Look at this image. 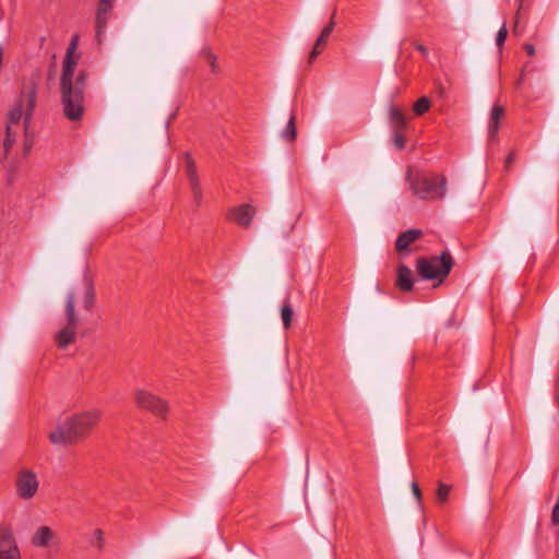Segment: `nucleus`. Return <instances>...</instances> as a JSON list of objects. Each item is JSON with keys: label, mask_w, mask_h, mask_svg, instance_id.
Instances as JSON below:
<instances>
[{"label": "nucleus", "mask_w": 559, "mask_h": 559, "mask_svg": "<svg viewBox=\"0 0 559 559\" xmlns=\"http://www.w3.org/2000/svg\"><path fill=\"white\" fill-rule=\"evenodd\" d=\"M103 412L98 408L82 411L59 421L49 432L48 439L55 445H72L85 440L97 427Z\"/></svg>", "instance_id": "f257e3e1"}, {"label": "nucleus", "mask_w": 559, "mask_h": 559, "mask_svg": "<svg viewBox=\"0 0 559 559\" xmlns=\"http://www.w3.org/2000/svg\"><path fill=\"white\" fill-rule=\"evenodd\" d=\"M86 88V75L80 72L75 82L60 84L61 106L64 117L70 121H80L84 115V93Z\"/></svg>", "instance_id": "f03ea898"}, {"label": "nucleus", "mask_w": 559, "mask_h": 559, "mask_svg": "<svg viewBox=\"0 0 559 559\" xmlns=\"http://www.w3.org/2000/svg\"><path fill=\"white\" fill-rule=\"evenodd\" d=\"M453 259L449 251H443L440 255L419 257L416 261L418 274L424 280H436L442 282L451 272Z\"/></svg>", "instance_id": "7ed1b4c3"}, {"label": "nucleus", "mask_w": 559, "mask_h": 559, "mask_svg": "<svg viewBox=\"0 0 559 559\" xmlns=\"http://www.w3.org/2000/svg\"><path fill=\"white\" fill-rule=\"evenodd\" d=\"M36 87L34 83L25 85L20 94L15 106L9 112V122L13 128H20V121L24 118L25 127H27L35 105H36Z\"/></svg>", "instance_id": "20e7f679"}, {"label": "nucleus", "mask_w": 559, "mask_h": 559, "mask_svg": "<svg viewBox=\"0 0 559 559\" xmlns=\"http://www.w3.org/2000/svg\"><path fill=\"white\" fill-rule=\"evenodd\" d=\"M447 183V178L443 175L416 177L411 181V189L423 200H441L445 197Z\"/></svg>", "instance_id": "39448f33"}, {"label": "nucleus", "mask_w": 559, "mask_h": 559, "mask_svg": "<svg viewBox=\"0 0 559 559\" xmlns=\"http://www.w3.org/2000/svg\"><path fill=\"white\" fill-rule=\"evenodd\" d=\"M66 325L55 335L59 348L64 349L75 341L79 317L75 312V294L70 292L66 301Z\"/></svg>", "instance_id": "423d86ee"}, {"label": "nucleus", "mask_w": 559, "mask_h": 559, "mask_svg": "<svg viewBox=\"0 0 559 559\" xmlns=\"http://www.w3.org/2000/svg\"><path fill=\"white\" fill-rule=\"evenodd\" d=\"M39 488L37 475L28 469L21 468L15 477L16 496L23 500H31L35 497Z\"/></svg>", "instance_id": "0eeeda50"}, {"label": "nucleus", "mask_w": 559, "mask_h": 559, "mask_svg": "<svg viewBox=\"0 0 559 559\" xmlns=\"http://www.w3.org/2000/svg\"><path fill=\"white\" fill-rule=\"evenodd\" d=\"M134 402L138 407L146 409L157 416H165L168 411L167 403L164 400L146 390H136L134 393Z\"/></svg>", "instance_id": "6e6552de"}, {"label": "nucleus", "mask_w": 559, "mask_h": 559, "mask_svg": "<svg viewBox=\"0 0 559 559\" xmlns=\"http://www.w3.org/2000/svg\"><path fill=\"white\" fill-rule=\"evenodd\" d=\"M0 559H21V552L9 525H0Z\"/></svg>", "instance_id": "1a4fd4ad"}, {"label": "nucleus", "mask_w": 559, "mask_h": 559, "mask_svg": "<svg viewBox=\"0 0 559 559\" xmlns=\"http://www.w3.org/2000/svg\"><path fill=\"white\" fill-rule=\"evenodd\" d=\"M185 168L194 203L197 206H200L203 200V191L195 163L189 153H186L185 155Z\"/></svg>", "instance_id": "9d476101"}, {"label": "nucleus", "mask_w": 559, "mask_h": 559, "mask_svg": "<svg viewBox=\"0 0 559 559\" xmlns=\"http://www.w3.org/2000/svg\"><path fill=\"white\" fill-rule=\"evenodd\" d=\"M115 0H98L96 10V37L100 43L107 27L111 10L114 8Z\"/></svg>", "instance_id": "9b49d317"}, {"label": "nucleus", "mask_w": 559, "mask_h": 559, "mask_svg": "<svg viewBox=\"0 0 559 559\" xmlns=\"http://www.w3.org/2000/svg\"><path fill=\"white\" fill-rule=\"evenodd\" d=\"M255 207L250 204H241L229 211L228 218L238 225L248 228L255 215Z\"/></svg>", "instance_id": "f8f14e48"}, {"label": "nucleus", "mask_w": 559, "mask_h": 559, "mask_svg": "<svg viewBox=\"0 0 559 559\" xmlns=\"http://www.w3.org/2000/svg\"><path fill=\"white\" fill-rule=\"evenodd\" d=\"M423 236V230L413 228L400 234L395 241V249L399 253H409V247Z\"/></svg>", "instance_id": "ddd939ff"}, {"label": "nucleus", "mask_w": 559, "mask_h": 559, "mask_svg": "<svg viewBox=\"0 0 559 559\" xmlns=\"http://www.w3.org/2000/svg\"><path fill=\"white\" fill-rule=\"evenodd\" d=\"M503 117H504V108L499 104H495L491 109L490 118L488 121V135H489L490 140L496 139L498 130H499L500 121L503 119Z\"/></svg>", "instance_id": "4468645a"}, {"label": "nucleus", "mask_w": 559, "mask_h": 559, "mask_svg": "<svg viewBox=\"0 0 559 559\" xmlns=\"http://www.w3.org/2000/svg\"><path fill=\"white\" fill-rule=\"evenodd\" d=\"M55 532L48 526H40L32 537V545L35 547H48L55 539Z\"/></svg>", "instance_id": "2eb2a0df"}, {"label": "nucleus", "mask_w": 559, "mask_h": 559, "mask_svg": "<svg viewBox=\"0 0 559 559\" xmlns=\"http://www.w3.org/2000/svg\"><path fill=\"white\" fill-rule=\"evenodd\" d=\"M396 286L403 292H411L414 287L412 270L404 264L397 267Z\"/></svg>", "instance_id": "dca6fc26"}, {"label": "nucleus", "mask_w": 559, "mask_h": 559, "mask_svg": "<svg viewBox=\"0 0 559 559\" xmlns=\"http://www.w3.org/2000/svg\"><path fill=\"white\" fill-rule=\"evenodd\" d=\"M76 67V60L72 55H66L63 63H62V73L60 78V84L73 83L75 82L74 70Z\"/></svg>", "instance_id": "f3484780"}, {"label": "nucleus", "mask_w": 559, "mask_h": 559, "mask_svg": "<svg viewBox=\"0 0 559 559\" xmlns=\"http://www.w3.org/2000/svg\"><path fill=\"white\" fill-rule=\"evenodd\" d=\"M389 112L393 132H402L405 130L407 121L403 111L400 108L392 106Z\"/></svg>", "instance_id": "a211bd4d"}, {"label": "nucleus", "mask_w": 559, "mask_h": 559, "mask_svg": "<svg viewBox=\"0 0 559 559\" xmlns=\"http://www.w3.org/2000/svg\"><path fill=\"white\" fill-rule=\"evenodd\" d=\"M95 301L94 286L91 280L85 278L83 283V306L90 310Z\"/></svg>", "instance_id": "6ab92c4d"}, {"label": "nucleus", "mask_w": 559, "mask_h": 559, "mask_svg": "<svg viewBox=\"0 0 559 559\" xmlns=\"http://www.w3.org/2000/svg\"><path fill=\"white\" fill-rule=\"evenodd\" d=\"M16 136H17V129L13 128L11 124H7L5 139L3 141L4 157L8 156L12 145L15 143Z\"/></svg>", "instance_id": "aec40b11"}, {"label": "nucleus", "mask_w": 559, "mask_h": 559, "mask_svg": "<svg viewBox=\"0 0 559 559\" xmlns=\"http://www.w3.org/2000/svg\"><path fill=\"white\" fill-rule=\"evenodd\" d=\"M328 40H329V38L323 36L322 34H320L318 36V38L313 45V48L309 55V59H308L309 63H312L317 59V57L321 53V51L325 47Z\"/></svg>", "instance_id": "412c9836"}, {"label": "nucleus", "mask_w": 559, "mask_h": 559, "mask_svg": "<svg viewBox=\"0 0 559 559\" xmlns=\"http://www.w3.org/2000/svg\"><path fill=\"white\" fill-rule=\"evenodd\" d=\"M90 545L97 551H103L105 547V535L100 528H96L93 531L92 536L90 538Z\"/></svg>", "instance_id": "4be33fe9"}, {"label": "nucleus", "mask_w": 559, "mask_h": 559, "mask_svg": "<svg viewBox=\"0 0 559 559\" xmlns=\"http://www.w3.org/2000/svg\"><path fill=\"white\" fill-rule=\"evenodd\" d=\"M295 119H296L295 115L292 114L286 128L282 132L283 139H285L287 142H292L296 139L297 130H296Z\"/></svg>", "instance_id": "5701e85b"}, {"label": "nucleus", "mask_w": 559, "mask_h": 559, "mask_svg": "<svg viewBox=\"0 0 559 559\" xmlns=\"http://www.w3.org/2000/svg\"><path fill=\"white\" fill-rule=\"evenodd\" d=\"M293 316H294L293 307H292L289 300H286L281 310V318H282L283 325L285 329H288L290 326Z\"/></svg>", "instance_id": "b1692460"}, {"label": "nucleus", "mask_w": 559, "mask_h": 559, "mask_svg": "<svg viewBox=\"0 0 559 559\" xmlns=\"http://www.w3.org/2000/svg\"><path fill=\"white\" fill-rule=\"evenodd\" d=\"M452 490V486L444 484L442 481H438L437 488V500L439 503H445L449 499L450 491Z\"/></svg>", "instance_id": "393cba45"}, {"label": "nucleus", "mask_w": 559, "mask_h": 559, "mask_svg": "<svg viewBox=\"0 0 559 559\" xmlns=\"http://www.w3.org/2000/svg\"><path fill=\"white\" fill-rule=\"evenodd\" d=\"M430 105V99L426 96H423L414 104L413 110L417 116H423L429 110Z\"/></svg>", "instance_id": "a878e982"}, {"label": "nucleus", "mask_w": 559, "mask_h": 559, "mask_svg": "<svg viewBox=\"0 0 559 559\" xmlns=\"http://www.w3.org/2000/svg\"><path fill=\"white\" fill-rule=\"evenodd\" d=\"M507 36H508V29H507V26L506 24H503L501 26V28L498 31L497 33V37H496V44L499 48H501L507 39Z\"/></svg>", "instance_id": "bb28decb"}, {"label": "nucleus", "mask_w": 559, "mask_h": 559, "mask_svg": "<svg viewBox=\"0 0 559 559\" xmlns=\"http://www.w3.org/2000/svg\"><path fill=\"white\" fill-rule=\"evenodd\" d=\"M393 133H394V138H393L394 145L399 150H403L405 147L406 141H405V138L403 136L402 132H393Z\"/></svg>", "instance_id": "cd10ccee"}, {"label": "nucleus", "mask_w": 559, "mask_h": 559, "mask_svg": "<svg viewBox=\"0 0 559 559\" xmlns=\"http://www.w3.org/2000/svg\"><path fill=\"white\" fill-rule=\"evenodd\" d=\"M411 487H412L413 495L416 498L417 502L419 504H421L423 495H421V490H420L418 484L416 481H413Z\"/></svg>", "instance_id": "c85d7f7f"}, {"label": "nucleus", "mask_w": 559, "mask_h": 559, "mask_svg": "<svg viewBox=\"0 0 559 559\" xmlns=\"http://www.w3.org/2000/svg\"><path fill=\"white\" fill-rule=\"evenodd\" d=\"M552 525L559 524V503H555L552 511H551V518H550Z\"/></svg>", "instance_id": "c756f323"}, {"label": "nucleus", "mask_w": 559, "mask_h": 559, "mask_svg": "<svg viewBox=\"0 0 559 559\" xmlns=\"http://www.w3.org/2000/svg\"><path fill=\"white\" fill-rule=\"evenodd\" d=\"M333 17H334V15L332 16V20L330 21V23L326 26H324V28L320 33L328 38L330 37V35L333 32L334 26H335V22H334Z\"/></svg>", "instance_id": "7c9ffc66"}, {"label": "nucleus", "mask_w": 559, "mask_h": 559, "mask_svg": "<svg viewBox=\"0 0 559 559\" xmlns=\"http://www.w3.org/2000/svg\"><path fill=\"white\" fill-rule=\"evenodd\" d=\"M76 47H78V36L75 35L72 38V40H71V43H70V45H69V47L67 49V53L66 55H72L73 56V52L76 49Z\"/></svg>", "instance_id": "2f4dec72"}, {"label": "nucleus", "mask_w": 559, "mask_h": 559, "mask_svg": "<svg viewBox=\"0 0 559 559\" xmlns=\"http://www.w3.org/2000/svg\"><path fill=\"white\" fill-rule=\"evenodd\" d=\"M523 48L528 56L532 57L535 55V47L532 44H525Z\"/></svg>", "instance_id": "473e14b6"}, {"label": "nucleus", "mask_w": 559, "mask_h": 559, "mask_svg": "<svg viewBox=\"0 0 559 559\" xmlns=\"http://www.w3.org/2000/svg\"><path fill=\"white\" fill-rule=\"evenodd\" d=\"M415 48L416 50H418L419 52H421L424 56H427L428 55V49L421 45V44H416L415 45Z\"/></svg>", "instance_id": "72a5a7b5"}, {"label": "nucleus", "mask_w": 559, "mask_h": 559, "mask_svg": "<svg viewBox=\"0 0 559 559\" xmlns=\"http://www.w3.org/2000/svg\"><path fill=\"white\" fill-rule=\"evenodd\" d=\"M207 59H209V63H210L212 70L215 71V56H213L212 53H209Z\"/></svg>", "instance_id": "f704fd0d"}, {"label": "nucleus", "mask_w": 559, "mask_h": 559, "mask_svg": "<svg viewBox=\"0 0 559 559\" xmlns=\"http://www.w3.org/2000/svg\"><path fill=\"white\" fill-rule=\"evenodd\" d=\"M513 160H514V154L510 153L506 159V166L509 167Z\"/></svg>", "instance_id": "c9c22d12"}, {"label": "nucleus", "mask_w": 559, "mask_h": 559, "mask_svg": "<svg viewBox=\"0 0 559 559\" xmlns=\"http://www.w3.org/2000/svg\"><path fill=\"white\" fill-rule=\"evenodd\" d=\"M294 228H295V224H293V225L289 227L288 231L286 233V236H288V235H289V233H290Z\"/></svg>", "instance_id": "e433bc0d"}]
</instances>
